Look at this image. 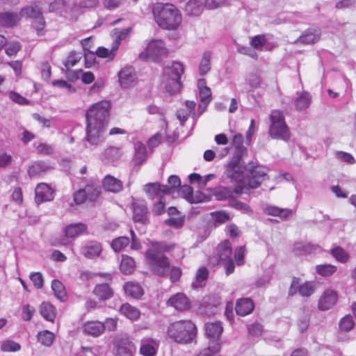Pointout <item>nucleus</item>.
<instances>
[{
	"label": "nucleus",
	"instance_id": "1",
	"mask_svg": "<svg viewBox=\"0 0 356 356\" xmlns=\"http://www.w3.org/2000/svg\"><path fill=\"white\" fill-rule=\"evenodd\" d=\"M247 153L245 147H236L234 156L228 163L226 175L236 186L234 192L236 194L248 193L251 188H258L267 177L268 168L251 161L241 164V159Z\"/></svg>",
	"mask_w": 356,
	"mask_h": 356
},
{
	"label": "nucleus",
	"instance_id": "2",
	"mask_svg": "<svg viewBox=\"0 0 356 356\" xmlns=\"http://www.w3.org/2000/svg\"><path fill=\"white\" fill-rule=\"evenodd\" d=\"M111 103L101 101L92 104L86 111V137L87 142L97 146L104 140L110 117Z\"/></svg>",
	"mask_w": 356,
	"mask_h": 356
},
{
	"label": "nucleus",
	"instance_id": "3",
	"mask_svg": "<svg viewBox=\"0 0 356 356\" xmlns=\"http://www.w3.org/2000/svg\"><path fill=\"white\" fill-rule=\"evenodd\" d=\"M158 26L166 30H175L181 23L182 17L179 9L171 3H157L152 10Z\"/></svg>",
	"mask_w": 356,
	"mask_h": 356
},
{
	"label": "nucleus",
	"instance_id": "4",
	"mask_svg": "<svg viewBox=\"0 0 356 356\" xmlns=\"http://www.w3.org/2000/svg\"><path fill=\"white\" fill-rule=\"evenodd\" d=\"M184 72V65L178 61L165 67L163 72L162 86L170 95L178 93L181 88V76Z\"/></svg>",
	"mask_w": 356,
	"mask_h": 356
},
{
	"label": "nucleus",
	"instance_id": "5",
	"mask_svg": "<svg viewBox=\"0 0 356 356\" xmlns=\"http://www.w3.org/2000/svg\"><path fill=\"white\" fill-rule=\"evenodd\" d=\"M168 334L177 343H188L196 337L197 327L191 321H178L170 325Z\"/></svg>",
	"mask_w": 356,
	"mask_h": 356
},
{
	"label": "nucleus",
	"instance_id": "6",
	"mask_svg": "<svg viewBox=\"0 0 356 356\" xmlns=\"http://www.w3.org/2000/svg\"><path fill=\"white\" fill-rule=\"evenodd\" d=\"M205 333L209 339V345L198 356H213L219 353L220 343L218 342L223 327L220 321L208 322L205 324Z\"/></svg>",
	"mask_w": 356,
	"mask_h": 356
},
{
	"label": "nucleus",
	"instance_id": "7",
	"mask_svg": "<svg viewBox=\"0 0 356 356\" xmlns=\"http://www.w3.org/2000/svg\"><path fill=\"white\" fill-rule=\"evenodd\" d=\"M146 258L151 271L159 277H165L169 273L170 263L169 259L156 250H147Z\"/></svg>",
	"mask_w": 356,
	"mask_h": 356
},
{
	"label": "nucleus",
	"instance_id": "8",
	"mask_svg": "<svg viewBox=\"0 0 356 356\" xmlns=\"http://www.w3.org/2000/svg\"><path fill=\"white\" fill-rule=\"evenodd\" d=\"M270 124L269 134L275 139L287 141L290 138L289 129L285 123L283 113L277 110H274L270 115Z\"/></svg>",
	"mask_w": 356,
	"mask_h": 356
},
{
	"label": "nucleus",
	"instance_id": "9",
	"mask_svg": "<svg viewBox=\"0 0 356 356\" xmlns=\"http://www.w3.org/2000/svg\"><path fill=\"white\" fill-rule=\"evenodd\" d=\"M168 56V49L165 48L164 42L161 40H154L151 41L145 52L139 54L140 59L149 58L154 61H160Z\"/></svg>",
	"mask_w": 356,
	"mask_h": 356
},
{
	"label": "nucleus",
	"instance_id": "10",
	"mask_svg": "<svg viewBox=\"0 0 356 356\" xmlns=\"http://www.w3.org/2000/svg\"><path fill=\"white\" fill-rule=\"evenodd\" d=\"M87 226L86 224L79 222L70 224L65 230V236L56 238L54 242V245H67L70 243L69 238H74L83 234L86 232Z\"/></svg>",
	"mask_w": 356,
	"mask_h": 356
},
{
	"label": "nucleus",
	"instance_id": "11",
	"mask_svg": "<svg viewBox=\"0 0 356 356\" xmlns=\"http://www.w3.org/2000/svg\"><path fill=\"white\" fill-rule=\"evenodd\" d=\"M315 291V284L312 282L300 284V279L293 277L289 289V295L293 296L298 292L303 297L310 296Z\"/></svg>",
	"mask_w": 356,
	"mask_h": 356
},
{
	"label": "nucleus",
	"instance_id": "12",
	"mask_svg": "<svg viewBox=\"0 0 356 356\" xmlns=\"http://www.w3.org/2000/svg\"><path fill=\"white\" fill-rule=\"evenodd\" d=\"M144 191L152 200L155 197L159 199L160 197H164L163 195L172 193V188H169L168 185H161L157 182L145 184Z\"/></svg>",
	"mask_w": 356,
	"mask_h": 356
},
{
	"label": "nucleus",
	"instance_id": "13",
	"mask_svg": "<svg viewBox=\"0 0 356 356\" xmlns=\"http://www.w3.org/2000/svg\"><path fill=\"white\" fill-rule=\"evenodd\" d=\"M35 200L39 204L44 202H49L54 198V190L47 184H38L35 189Z\"/></svg>",
	"mask_w": 356,
	"mask_h": 356
},
{
	"label": "nucleus",
	"instance_id": "14",
	"mask_svg": "<svg viewBox=\"0 0 356 356\" xmlns=\"http://www.w3.org/2000/svg\"><path fill=\"white\" fill-rule=\"evenodd\" d=\"M120 86L124 88H131L136 83V74L133 67H124L118 72Z\"/></svg>",
	"mask_w": 356,
	"mask_h": 356
},
{
	"label": "nucleus",
	"instance_id": "15",
	"mask_svg": "<svg viewBox=\"0 0 356 356\" xmlns=\"http://www.w3.org/2000/svg\"><path fill=\"white\" fill-rule=\"evenodd\" d=\"M337 301V294L332 289H326L318 300L320 310L326 311L332 308Z\"/></svg>",
	"mask_w": 356,
	"mask_h": 356
},
{
	"label": "nucleus",
	"instance_id": "16",
	"mask_svg": "<svg viewBox=\"0 0 356 356\" xmlns=\"http://www.w3.org/2000/svg\"><path fill=\"white\" fill-rule=\"evenodd\" d=\"M134 220L141 223L147 221V207L143 200H136L133 202Z\"/></svg>",
	"mask_w": 356,
	"mask_h": 356
},
{
	"label": "nucleus",
	"instance_id": "17",
	"mask_svg": "<svg viewBox=\"0 0 356 356\" xmlns=\"http://www.w3.org/2000/svg\"><path fill=\"white\" fill-rule=\"evenodd\" d=\"M117 356H132L136 351L134 344L129 339H120L115 343Z\"/></svg>",
	"mask_w": 356,
	"mask_h": 356
},
{
	"label": "nucleus",
	"instance_id": "18",
	"mask_svg": "<svg viewBox=\"0 0 356 356\" xmlns=\"http://www.w3.org/2000/svg\"><path fill=\"white\" fill-rule=\"evenodd\" d=\"M167 305L175 307L179 311L187 310L191 307V302L188 298L184 294L178 293L172 296L167 301Z\"/></svg>",
	"mask_w": 356,
	"mask_h": 356
},
{
	"label": "nucleus",
	"instance_id": "19",
	"mask_svg": "<svg viewBox=\"0 0 356 356\" xmlns=\"http://www.w3.org/2000/svg\"><path fill=\"white\" fill-rule=\"evenodd\" d=\"M102 250L100 243L96 241H88L81 250V254L88 259L99 257Z\"/></svg>",
	"mask_w": 356,
	"mask_h": 356
},
{
	"label": "nucleus",
	"instance_id": "20",
	"mask_svg": "<svg viewBox=\"0 0 356 356\" xmlns=\"http://www.w3.org/2000/svg\"><path fill=\"white\" fill-rule=\"evenodd\" d=\"M158 349V343L151 338L141 339L140 346V353L143 356H154Z\"/></svg>",
	"mask_w": 356,
	"mask_h": 356
},
{
	"label": "nucleus",
	"instance_id": "21",
	"mask_svg": "<svg viewBox=\"0 0 356 356\" xmlns=\"http://www.w3.org/2000/svg\"><path fill=\"white\" fill-rule=\"evenodd\" d=\"M254 305L249 298H241L236 301L235 310L238 315L244 316L253 311Z\"/></svg>",
	"mask_w": 356,
	"mask_h": 356
},
{
	"label": "nucleus",
	"instance_id": "22",
	"mask_svg": "<svg viewBox=\"0 0 356 356\" xmlns=\"http://www.w3.org/2000/svg\"><path fill=\"white\" fill-rule=\"evenodd\" d=\"M321 31L318 29H309L300 35L295 43L314 44L320 39Z\"/></svg>",
	"mask_w": 356,
	"mask_h": 356
},
{
	"label": "nucleus",
	"instance_id": "23",
	"mask_svg": "<svg viewBox=\"0 0 356 356\" xmlns=\"http://www.w3.org/2000/svg\"><path fill=\"white\" fill-rule=\"evenodd\" d=\"M92 293L101 300L104 301L111 299L114 295V291L108 284L102 283L95 285Z\"/></svg>",
	"mask_w": 356,
	"mask_h": 356
},
{
	"label": "nucleus",
	"instance_id": "24",
	"mask_svg": "<svg viewBox=\"0 0 356 356\" xmlns=\"http://www.w3.org/2000/svg\"><path fill=\"white\" fill-rule=\"evenodd\" d=\"M264 212L269 216H278L282 220H288L293 214V211L290 209H281L272 205L267 206Z\"/></svg>",
	"mask_w": 356,
	"mask_h": 356
},
{
	"label": "nucleus",
	"instance_id": "25",
	"mask_svg": "<svg viewBox=\"0 0 356 356\" xmlns=\"http://www.w3.org/2000/svg\"><path fill=\"white\" fill-rule=\"evenodd\" d=\"M122 182L113 176L107 175L103 180L104 188L107 191L118 193L122 189Z\"/></svg>",
	"mask_w": 356,
	"mask_h": 356
},
{
	"label": "nucleus",
	"instance_id": "26",
	"mask_svg": "<svg viewBox=\"0 0 356 356\" xmlns=\"http://www.w3.org/2000/svg\"><path fill=\"white\" fill-rule=\"evenodd\" d=\"M19 15L15 13L4 12L0 13V26L5 27H12L19 21Z\"/></svg>",
	"mask_w": 356,
	"mask_h": 356
},
{
	"label": "nucleus",
	"instance_id": "27",
	"mask_svg": "<svg viewBox=\"0 0 356 356\" xmlns=\"http://www.w3.org/2000/svg\"><path fill=\"white\" fill-rule=\"evenodd\" d=\"M124 291L127 296L136 299L140 298L143 295L142 287L138 283L132 282H128L124 284Z\"/></svg>",
	"mask_w": 356,
	"mask_h": 356
},
{
	"label": "nucleus",
	"instance_id": "28",
	"mask_svg": "<svg viewBox=\"0 0 356 356\" xmlns=\"http://www.w3.org/2000/svg\"><path fill=\"white\" fill-rule=\"evenodd\" d=\"M320 249L318 245H313L310 243H304L298 242L294 243L293 250L298 254H306L315 252Z\"/></svg>",
	"mask_w": 356,
	"mask_h": 356
},
{
	"label": "nucleus",
	"instance_id": "29",
	"mask_svg": "<svg viewBox=\"0 0 356 356\" xmlns=\"http://www.w3.org/2000/svg\"><path fill=\"white\" fill-rule=\"evenodd\" d=\"M135 154L134 162L135 165H141L146 159L147 149L145 145L141 142H136L134 144Z\"/></svg>",
	"mask_w": 356,
	"mask_h": 356
},
{
	"label": "nucleus",
	"instance_id": "30",
	"mask_svg": "<svg viewBox=\"0 0 356 356\" xmlns=\"http://www.w3.org/2000/svg\"><path fill=\"white\" fill-rule=\"evenodd\" d=\"M40 313L48 321L54 322L56 318V309L49 302H42L40 307Z\"/></svg>",
	"mask_w": 356,
	"mask_h": 356
},
{
	"label": "nucleus",
	"instance_id": "31",
	"mask_svg": "<svg viewBox=\"0 0 356 356\" xmlns=\"http://www.w3.org/2000/svg\"><path fill=\"white\" fill-rule=\"evenodd\" d=\"M85 333L93 337H97L104 332V326L101 322H88L83 327Z\"/></svg>",
	"mask_w": 356,
	"mask_h": 356
},
{
	"label": "nucleus",
	"instance_id": "32",
	"mask_svg": "<svg viewBox=\"0 0 356 356\" xmlns=\"http://www.w3.org/2000/svg\"><path fill=\"white\" fill-rule=\"evenodd\" d=\"M219 262L232 259L231 255L232 254V248L229 241H225L218 246V250Z\"/></svg>",
	"mask_w": 356,
	"mask_h": 356
},
{
	"label": "nucleus",
	"instance_id": "33",
	"mask_svg": "<svg viewBox=\"0 0 356 356\" xmlns=\"http://www.w3.org/2000/svg\"><path fill=\"white\" fill-rule=\"evenodd\" d=\"M120 312L130 320H137L140 317V311L129 303L122 304L120 308Z\"/></svg>",
	"mask_w": 356,
	"mask_h": 356
},
{
	"label": "nucleus",
	"instance_id": "34",
	"mask_svg": "<svg viewBox=\"0 0 356 356\" xmlns=\"http://www.w3.org/2000/svg\"><path fill=\"white\" fill-rule=\"evenodd\" d=\"M120 269L122 273L129 275L135 270V261L131 257L127 255H122Z\"/></svg>",
	"mask_w": 356,
	"mask_h": 356
},
{
	"label": "nucleus",
	"instance_id": "35",
	"mask_svg": "<svg viewBox=\"0 0 356 356\" xmlns=\"http://www.w3.org/2000/svg\"><path fill=\"white\" fill-rule=\"evenodd\" d=\"M20 15L22 17H29L32 19H36L42 15V9L35 3L33 6H26L22 9Z\"/></svg>",
	"mask_w": 356,
	"mask_h": 356
},
{
	"label": "nucleus",
	"instance_id": "36",
	"mask_svg": "<svg viewBox=\"0 0 356 356\" xmlns=\"http://www.w3.org/2000/svg\"><path fill=\"white\" fill-rule=\"evenodd\" d=\"M185 10L190 15L197 16L202 11V3L198 0H190L186 4Z\"/></svg>",
	"mask_w": 356,
	"mask_h": 356
},
{
	"label": "nucleus",
	"instance_id": "37",
	"mask_svg": "<svg viewBox=\"0 0 356 356\" xmlns=\"http://www.w3.org/2000/svg\"><path fill=\"white\" fill-rule=\"evenodd\" d=\"M49 167L43 161L35 162L28 170L29 177H33L46 172Z\"/></svg>",
	"mask_w": 356,
	"mask_h": 356
},
{
	"label": "nucleus",
	"instance_id": "38",
	"mask_svg": "<svg viewBox=\"0 0 356 356\" xmlns=\"http://www.w3.org/2000/svg\"><path fill=\"white\" fill-rule=\"evenodd\" d=\"M209 276V271L207 268H200L195 275V281L192 283L193 288L202 287L204 285L205 281L207 280Z\"/></svg>",
	"mask_w": 356,
	"mask_h": 356
},
{
	"label": "nucleus",
	"instance_id": "39",
	"mask_svg": "<svg viewBox=\"0 0 356 356\" xmlns=\"http://www.w3.org/2000/svg\"><path fill=\"white\" fill-rule=\"evenodd\" d=\"M311 103V96L307 92H302L295 100V106L298 110L306 109Z\"/></svg>",
	"mask_w": 356,
	"mask_h": 356
},
{
	"label": "nucleus",
	"instance_id": "40",
	"mask_svg": "<svg viewBox=\"0 0 356 356\" xmlns=\"http://www.w3.org/2000/svg\"><path fill=\"white\" fill-rule=\"evenodd\" d=\"M51 289L58 299L63 302L66 300L67 293L65 290L64 285L61 282L57 280H54L51 283Z\"/></svg>",
	"mask_w": 356,
	"mask_h": 356
},
{
	"label": "nucleus",
	"instance_id": "41",
	"mask_svg": "<svg viewBox=\"0 0 356 356\" xmlns=\"http://www.w3.org/2000/svg\"><path fill=\"white\" fill-rule=\"evenodd\" d=\"M211 70V54L209 52H204L199 65V74L204 76Z\"/></svg>",
	"mask_w": 356,
	"mask_h": 356
},
{
	"label": "nucleus",
	"instance_id": "42",
	"mask_svg": "<svg viewBox=\"0 0 356 356\" xmlns=\"http://www.w3.org/2000/svg\"><path fill=\"white\" fill-rule=\"evenodd\" d=\"M118 50V44H115L111 50L100 47L96 51V55L99 58H108L113 60Z\"/></svg>",
	"mask_w": 356,
	"mask_h": 356
},
{
	"label": "nucleus",
	"instance_id": "43",
	"mask_svg": "<svg viewBox=\"0 0 356 356\" xmlns=\"http://www.w3.org/2000/svg\"><path fill=\"white\" fill-rule=\"evenodd\" d=\"M38 341L42 345L50 346L54 339V334L48 330L40 332L38 334Z\"/></svg>",
	"mask_w": 356,
	"mask_h": 356
},
{
	"label": "nucleus",
	"instance_id": "44",
	"mask_svg": "<svg viewBox=\"0 0 356 356\" xmlns=\"http://www.w3.org/2000/svg\"><path fill=\"white\" fill-rule=\"evenodd\" d=\"M316 270L318 274L323 277H328L337 271V267L332 264H325L317 265L316 266Z\"/></svg>",
	"mask_w": 356,
	"mask_h": 356
},
{
	"label": "nucleus",
	"instance_id": "45",
	"mask_svg": "<svg viewBox=\"0 0 356 356\" xmlns=\"http://www.w3.org/2000/svg\"><path fill=\"white\" fill-rule=\"evenodd\" d=\"M229 206L232 207V208L238 211H240L244 213H250L252 212V209L248 204L242 202H240L236 198L231 197L229 200Z\"/></svg>",
	"mask_w": 356,
	"mask_h": 356
},
{
	"label": "nucleus",
	"instance_id": "46",
	"mask_svg": "<svg viewBox=\"0 0 356 356\" xmlns=\"http://www.w3.org/2000/svg\"><path fill=\"white\" fill-rule=\"evenodd\" d=\"M355 325V322L353 316L350 314H347L343 316L339 321V326L341 331L348 332L351 330Z\"/></svg>",
	"mask_w": 356,
	"mask_h": 356
},
{
	"label": "nucleus",
	"instance_id": "47",
	"mask_svg": "<svg viewBox=\"0 0 356 356\" xmlns=\"http://www.w3.org/2000/svg\"><path fill=\"white\" fill-rule=\"evenodd\" d=\"M130 243L129 238L127 236H120L113 240L111 247L116 252L121 251Z\"/></svg>",
	"mask_w": 356,
	"mask_h": 356
},
{
	"label": "nucleus",
	"instance_id": "48",
	"mask_svg": "<svg viewBox=\"0 0 356 356\" xmlns=\"http://www.w3.org/2000/svg\"><path fill=\"white\" fill-rule=\"evenodd\" d=\"M86 195L90 201H95L100 194L101 188L99 186L89 184L84 188Z\"/></svg>",
	"mask_w": 356,
	"mask_h": 356
},
{
	"label": "nucleus",
	"instance_id": "49",
	"mask_svg": "<svg viewBox=\"0 0 356 356\" xmlns=\"http://www.w3.org/2000/svg\"><path fill=\"white\" fill-rule=\"evenodd\" d=\"M212 218L214 222V226L217 227L220 224L225 223L229 220L230 216L226 211H216L211 213Z\"/></svg>",
	"mask_w": 356,
	"mask_h": 356
},
{
	"label": "nucleus",
	"instance_id": "50",
	"mask_svg": "<svg viewBox=\"0 0 356 356\" xmlns=\"http://www.w3.org/2000/svg\"><path fill=\"white\" fill-rule=\"evenodd\" d=\"M66 10V1L65 0H54L49 5V12H56L61 15Z\"/></svg>",
	"mask_w": 356,
	"mask_h": 356
},
{
	"label": "nucleus",
	"instance_id": "51",
	"mask_svg": "<svg viewBox=\"0 0 356 356\" xmlns=\"http://www.w3.org/2000/svg\"><path fill=\"white\" fill-rule=\"evenodd\" d=\"M331 253L337 261L341 263H346L350 257L348 253L340 247L332 249Z\"/></svg>",
	"mask_w": 356,
	"mask_h": 356
},
{
	"label": "nucleus",
	"instance_id": "52",
	"mask_svg": "<svg viewBox=\"0 0 356 356\" xmlns=\"http://www.w3.org/2000/svg\"><path fill=\"white\" fill-rule=\"evenodd\" d=\"M165 211V198L160 197L158 200L154 203L152 213L156 216H160Z\"/></svg>",
	"mask_w": 356,
	"mask_h": 356
},
{
	"label": "nucleus",
	"instance_id": "53",
	"mask_svg": "<svg viewBox=\"0 0 356 356\" xmlns=\"http://www.w3.org/2000/svg\"><path fill=\"white\" fill-rule=\"evenodd\" d=\"M21 346L14 341H4L1 345V349L3 352H15L19 350Z\"/></svg>",
	"mask_w": 356,
	"mask_h": 356
},
{
	"label": "nucleus",
	"instance_id": "54",
	"mask_svg": "<svg viewBox=\"0 0 356 356\" xmlns=\"http://www.w3.org/2000/svg\"><path fill=\"white\" fill-rule=\"evenodd\" d=\"M32 26L36 30L38 35H42L44 34V29L45 26V21L43 15H42L36 19H33Z\"/></svg>",
	"mask_w": 356,
	"mask_h": 356
},
{
	"label": "nucleus",
	"instance_id": "55",
	"mask_svg": "<svg viewBox=\"0 0 356 356\" xmlns=\"http://www.w3.org/2000/svg\"><path fill=\"white\" fill-rule=\"evenodd\" d=\"M105 156L112 161L118 160L122 156L120 148L116 147H110L105 150Z\"/></svg>",
	"mask_w": 356,
	"mask_h": 356
},
{
	"label": "nucleus",
	"instance_id": "56",
	"mask_svg": "<svg viewBox=\"0 0 356 356\" xmlns=\"http://www.w3.org/2000/svg\"><path fill=\"white\" fill-rule=\"evenodd\" d=\"M199 95L201 103L204 104L205 107H207L211 101V91L210 88H204L200 90Z\"/></svg>",
	"mask_w": 356,
	"mask_h": 356
},
{
	"label": "nucleus",
	"instance_id": "57",
	"mask_svg": "<svg viewBox=\"0 0 356 356\" xmlns=\"http://www.w3.org/2000/svg\"><path fill=\"white\" fill-rule=\"evenodd\" d=\"M185 217L170 218L165 220L166 225L170 227L179 229L184 226Z\"/></svg>",
	"mask_w": 356,
	"mask_h": 356
},
{
	"label": "nucleus",
	"instance_id": "58",
	"mask_svg": "<svg viewBox=\"0 0 356 356\" xmlns=\"http://www.w3.org/2000/svg\"><path fill=\"white\" fill-rule=\"evenodd\" d=\"M21 47L19 42H10L7 44L5 51L8 56H11L15 55L21 49Z\"/></svg>",
	"mask_w": 356,
	"mask_h": 356
},
{
	"label": "nucleus",
	"instance_id": "59",
	"mask_svg": "<svg viewBox=\"0 0 356 356\" xmlns=\"http://www.w3.org/2000/svg\"><path fill=\"white\" fill-rule=\"evenodd\" d=\"M266 39L264 35H257L252 38L250 44L254 49L261 48L266 43Z\"/></svg>",
	"mask_w": 356,
	"mask_h": 356
},
{
	"label": "nucleus",
	"instance_id": "60",
	"mask_svg": "<svg viewBox=\"0 0 356 356\" xmlns=\"http://www.w3.org/2000/svg\"><path fill=\"white\" fill-rule=\"evenodd\" d=\"M30 279L37 289H41L43 286L44 280L40 273L36 272L31 273Z\"/></svg>",
	"mask_w": 356,
	"mask_h": 356
},
{
	"label": "nucleus",
	"instance_id": "61",
	"mask_svg": "<svg viewBox=\"0 0 356 356\" xmlns=\"http://www.w3.org/2000/svg\"><path fill=\"white\" fill-rule=\"evenodd\" d=\"M173 248V245H168L165 242H156L152 245V248L148 250H156L159 252H169Z\"/></svg>",
	"mask_w": 356,
	"mask_h": 356
},
{
	"label": "nucleus",
	"instance_id": "62",
	"mask_svg": "<svg viewBox=\"0 0 356 356\" xmlns=\"http://www.w3.org/2000/svg\"><path fill=\"white\" fill-rule=\"evenodd\" d=\"M8 97L12 101L21 105L28 104L29 103L28 99L14 91L9 92Z\"/></svg>",
	"mask_w": 356,
	"mask_h": 356
},
{
	"label": "nucleus",
	"instance_id": "63",
	"mask_svg": "<svg viewBox=\"0 0 356 356\" xmlns=\"http://www.w3.org/2000/svg\"><path fill=\"white\" fill-rule=\"evenodd\" d=\"M35 312V309L33 307L27 304L23 306L22 308V318L24 321H30L33 316V314Z\"/></svg>",
	"mask_w": 356,
	"mask_h": 356
},
{
	"label": "nucleus",
	"instance_id": "64",
	"mask_svg": "<svg viewBox=\"0 0 356 356\" xmlns=\"http://www.w3.org/2000/svg\"><path fill=\"white\" fill-rule=\"evenodd\" d=\"M81 58L80 54H76L74 52H72L69 56L67 57L65 66L68 68L70 67L74 66Z\"/></svg>",
	"mask_w": 356,
	"mask_h": 356
}]
</instances>
